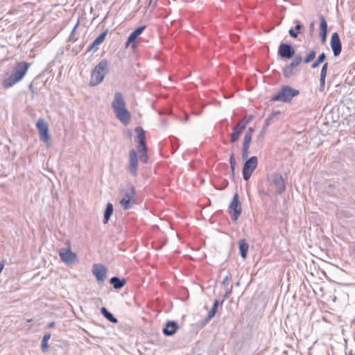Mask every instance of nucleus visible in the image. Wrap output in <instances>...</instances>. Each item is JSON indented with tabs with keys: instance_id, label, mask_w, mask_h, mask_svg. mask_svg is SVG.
<instances>
[{
	"instance_id": "nucleus-1",
	"label": "nucleus",
	"mask_w": 355,
	"mask_h": 355,
	"mask_svg": "<svg viewBox=\"0 0 355 355\" xmlns=\"http://www.w3.org/2000/svg\"><path fill=\"white\" fill-rule=\"evenodd\" d=\"M112 108L116 118L123 124L128 125L130 122V114L125 107V101L121 92H117L114 94L112 102Z\"/></svg>"
},
{
	"instance_id": "nucleus-2",
	"label": "nucleus",
	"mask_w": 355,
	"mask_h": 355,
	"mask_svg": "<svg viewBox=\"0 0 355 355\" xmlns=\"http://www.w3.org/2000/svg\"><path fill=\"white\" fill-rule=\"evenodd\" d=\"M30 64L26 61L18 62L14 66L11 74L3 80L2 85L5 88H10L19 83L26 75Z\"/></svg>"
},
{
	"instance_id": "nucleus-3",
	"label": "nucleus",
	"mask_w": 355,
	"mask_h": 355,
	"mask_svg": "<svg viewBox=\"0 0 355 355\" xmlns=\"http://www.w3.org/2000/svg\"><path fill=\"white\" fill-rule=\"evenodd\" d=\"M109 62L106 59L101 60L92 69L89 80L90 86H96L103 80L109 71Z\"/></svg>"
},
{
	"instance_id": "nucleus-4",
	"label": "nucleus",
	"mask_w": 355,
	"mask_h": 355,
	"mask_svg": "<svg viewBox=\"0 0 355 355\" xmlns=\"http://www.w3.org/2000/svg\"><path fill=\"white\" fill-rule=\"evenodd\" d=\"M119 194L121 196L119 201L120 205L125 210L131 209L135 204L136 191L135 187L131 184H127L120 190Z\"/></svg>"
},
{
	"instance_id": "nucleus-5",
	"label": "nucleus",
	"mask_w": 355,
	"mask_h": 355,
	"mask_svg": "<svg viewBox=\"0 0 355 355\" xmlns=\"http://www.w3.org/2000/svg\"><path fill=\"white\" fill-rule=\"evenodd\" d=\"M299 94L298 89H293L288 85H284L275 95L272 96L271 101L290 103Z\"/></svg>"
},
{
	"instance_id": "nucleus-6",
	"label": "nucleus",
	"mask_w": 355,
	"mask_h": 355,
	"mask_svg": "<svg viewBox=\"0 0 355 355\" xmlns=\"http://www.w3.org/2000/svg\"><path fill=\"white\" fill-rule=\"evenodd\" d=\"M258 159L256 156L248 158L244 163L243 167V177L245 180H248L254 171L257 167Z\"/></svg>"
},
{
	"instance_id": "nucleus-7",
	"label": "nucleus",
	"mask_w": 355,
	"mask_h": 355,
	"mask_svg": "<svg viewBox=\"0 0 355 355\" xmlns=\"http://www.w3.org/2000/svg\"><path fill=\"white\" fill-rule=\"evenodd\" d=\"M239 198V194L236 193L229 205V212L232 214V219L234 221H236L241 214V205Z\"/></svg>"
},
{
	"instance_id": "nucleus-8",
	"label": "nucleus",
	"mask_w": 355,
	"mask_h": 355,
	"mask_svg": "<svg viewBox=\"0 0 355 355\" xmlns=\"http://www.w3.org/2000/svg\"><path fill=\"white\" fill-rule=\"evenodd\" d=\"M36 128L39 132L40 139L43 142H47L50 139L49 127L44 119L40 118L36 123Z\"/></svg>"
},
{
	"instance_id": "nucleus-9",
	"label": "nucleus",
	"mask_w": 355,
	"mask_h": 355,
	"mask_svg": "<svg viewBox=\"0 0 355 355\" xmlns=\"http://www.w3.org/2000/svg\"><path fill=\"white\" fill-rule=\"evenodd\" d=\"M302 60V58L301 55H295L292 62L284 67L282 71L284 76L286 78H289L293 76L295 74V69L300 64Z\"/></svg>"
},
{
	"instance_id": "nucleus-10",
	"label": "nucleus",
	"mask_w": 355,
	"mask_h": 355,
	"mask_svg": "<svg viewBox=\"0 0 355 355\" xmlns=\"http://www.w3.org/2000/svg\"><path fill=\"white\" fill-rule=\"evenodd\" d=\"M59 256L62 261L66 264L74 263L77 259L76 254L71 250L69 243L67 248H61L59 250Z\"/></svg>"
},
{
	"instance_id": "nucleus-11",
	"label": "nucleus",
	"mask_w": 355,
	"mask_h": 355,
	"mask_svg": "<svg viewBox=\"0 0 355 355\" xmlns=\"http://www.w3.org/2000/svg\"><path fill=\"white\" fill-rule=\"evenodd\" d=\"M295 53V49L291 44L282 42L278 47V55L282 58L291 59Z\"/></svg>"
},
{
	"instance_id": "nucleus-12",
	"label": "nucleus",
	"mask_w": 355,
	"mask_h": 355,
	"mask_svg": "<svg viewBox=\"0 0 355 355\" xmlns=\"http://www.w3.org/2000/svg\"><path fill=\"white\" fill-rule=\"evenodd\" d=\"M137 166H138L137 154L135 149H132L129 151L128 171L134 177H136L137 175Z\"/></svg>"
},
{
	"instance_id": "nucleus-13",
	"label": "nucleus",
	"mask_w": 355,
	"mask_h": 355,
	"mask_svg": "<svg viewBox=\"0 0 355 355\" xmlns=\"http://www.w3.org/2000/svg\"><path fill=\"white\" fill-rule=\"evenodd\" d=\"M107 268L102 264H94L92 266V273L96 278L98 284L104 282L106 277Z\"/></svg>"
},
{
	"instance_id": "nucleus-14",
	"label": "nucleus",
	"mask_w": 355,
	"mask_h": 355,
	"mask_svg": "<svg viewBox=\"0 0 355 355\" xmlns=\"http://www.w3.org/2000/svg\"><path fill=\"white\" fill-rule=\"evenodd\" d=\"M330 46L334 56H338L342 51V44L338 33L335 32L331 37Z\"/></svg>"
},
{
	"instance_id": "nucleus-15",
	"label": "nucleus",
	"mask_w": 355,
	"mask_h": 355,
	"mask_svg": "<svg viewBox=\"0 0 355 355\" xmlns=\"http://www.w3.org/2000/svg\"><path fill=\"white\" fill-rule=\"evenodd\" d=\"M245 128L246 121H239L238 123L233 128V132L230 135L231 142H236L239 140L241 133Z\"/></svg>"
},
{
	"instance_id": "nucleus-16",
	"label": "nucleus",
	"mask_w": 355,
	"mask_h": 355,
	"mask_svg": "<svg viewBox=\"0 0 355 355\" xmlns=\"http://www.w3.org/2000/svg\"><path fill=\"white\" fill-rule=\"evenodd\" d=\"M135 132L137 133L136 141L138 142V150H146L147 146L146 143L145 131L141 127H136L135 129Z\"/></svg>"
},
{
	"instance_id": "nucleus-17",
	"label": "nucleus",
	"mask_w": 355,
	"mask_h": 355,
	"mask_svg": "<svg viewBox=\"0 0 355 355\" xmlns=\"http://www.w3.org/2000/svg\"><path fill=\"white\" fill-rule=\"evenodd\" d=\"M108 30L106 29L105 31L101 33L94 41L93 42L88 46L87 51H96L99 49V46L104 42L105 37Z\"/></svg>"
},
{
	"instance_id": "nucleus-18",
	"label": "nucleus",
	"mask_w": 355,
	"mask_h": 355,
	"mask_svg": "<svg viewBox=\"0 0 355 355\" xmlns=\"http://www.w3.org/2000/svg\"><path fill=\"white\" fill-rule=\"evenodd\" d=\"M272 182L276 187V193L279 195L282 194L285 191L284 180L282 175L275 174L272 176Z\"/></svg>"
},
{
	"instance_id": "nucleus-19",
	"label": "nucleus",
	"mask_w": 355,
	"mask_h": 355,
	"mask_svg": "<svg viewBox=\"0 0 355 355\" xmlns=\"http://www.w3.org/2000/svg\"><path fill=\"white\" fill-rule=\"evenodd\" d=\"M179 329L178 324L173 320L166 322L165 327L163 328V334L167 336H171L174 335L177 330Z\"/></svg>"
},
{
	"instance_id": "nucleus-20",
	"label": "nucleus",
	"mask_w": 355,
	"mask_h": 355,
	"mask_svg": "<svg viewBox=\"0 0 355 355\" xmlns=\"http://www.w3.org/2000/svg\"><path fill=\"white\" fill-rule=\"evenodd\" d=\"M320 37L322 43L325 42L327 35V23L323 15H320Z\"/></svg>"
},
{
	"instance_id": "nucleus-21",
	"label": "nucleus",
	"mask_w": 355,
	"mask_h": 355,
	"mask_svg": "<svg viewBox=\"0 0 355 355\" xmlns=\"http://www.w3.org/2000/svg\"><path fill=\"white\" fill-rule=\"evenodd\" d=\"M145 28L146 26H142L138 27L134 31H132L128 37L125 44L126 46H128L130 43L133 42L137 38V37L143 33Z\"/></svg>"
},
{
	"instance_id": "nucleus-22",
	"label": "nucleus",
	"mask_w": 355,
	"mask_h": 355,
	"mask_svg": "<svg viewBox=\"0 0 355 355\" xmlns=\"http://www.w3.org/2000/svg\"><path fill=\"white\" fill-rule=\"evenodd\" d=\"M239 254L243 259H245L248 256L249 244L245 239H241L239 241Z\"/></svg>"
},
{
	"instance_id": "nucleus-23",
	"label": "nucleus",
	"mask_w": 355,
	"mask_h": 355,
	"mask_svg": "<svg viewBox=\"0 0 355 355\" xmlns=\"http://www.w3.org/2000/svg\"><path fill=\"white\" fill-rule=\"evenodd\" d=\"M125 279H120L118 277H112L110 279V283L113 286L114 288L119 290L122 288L125 284Z\"/></svg>"
},
{
	"instance_id": "nucleus-24",
	"label": "nucleus",
	"mask_w": 355,
	"mask_h": 355,
	"mask_svg": "<svg viewBox=\"0 0 355 355\" xmlns=\"http://www.w3.org/2000/svg\"><path fill=\"white\" fill-rule=\"evenodd\" d=\"M113 211H114V209H113L112 204L110 202H108L106 205V207L104 211V215H103V223H107L108 222V220L110 218V216L113 214Z\"/></svg>"
},
{
	"instance_id": "nucleus-25",
	"label": "nucleus",
	"mask_w": 355,
	"mask_h": 355,
	"mask_svg": "<svg viewBox=\"0 0 355 355\" xmlns=\"http://www.w3.org/2000/svg\"><path fill=\"white\" fill-rule=\"evenodd\" d=\"M101 313L108 321L112 323H117L118 320L116 318H115L114 315L110 313L105 307H102L101 309Z\"/></svg>"
},
{
	"instance_id": "nucleus-26",
	"label": "nucleus",
	"mask_w": 355,
	"mask_h": 355,
	"mask_svg": "<svg viewBox=\"0 0 355 355\" xmlns=\"http://www.w3.org/2000/svg\"><path fill=\"white\" fill-rule=\"evenodd\" d=\"M218 306H219V301L218 300H215L210 311L209 312L207 316L205 318L206 322H208L209 320H210L212 318H214L215 316L217 309L218 308Z\"/></svg>"
},
{
	"instance_id": "nucleus-27",
	"label": "nucleus",
	"mask_w": 355,
	"mask_h": 355,
	"mask_svg": "<svg viewBox=\"0 0 355 355\" xmlns=\"http://www.w3.org/2000/svg\"><path fill=\"white\" fill-rule=\"evenodd\" d=\"M51 338V333L46 332L44 334L41 343V349L43 352H46L48 351V341Z\"/></svg>"
},
{
	"instance_id": "nucleus-28",
	"label": "nucleus",
	"mask_w": 355,
	"mask_h": 355,
	"mask_svg": "<svg viewBox=\"0 0 355 355\" xmlns=\"http://www.w3.org/2000/svg\"><path fill=\"white\" fill-rule=\"evenodd\" d=\"M302 27V25L300 24V22H297L296 26H295V29L291 28L288 31V33L293 38H297L299 33H300V30Z\"/></svg>"
},
{
	"instance_id": "nucleus-29",
	"label": "nucleus",
	"mask_w": 355,
	"mask_h": 355,
	"mask_svg": "<svg viewBox=\"0 0 355 355\" xmlns=\"http://www.w3.org/2000/svg\"><path fill=\"white\" fill-rule=\"evenodd\" d=\"M326 58V55L324 52L320 53L318 57L317 60L312 64L311 67L313 69H315L319 67V65L322 63Z\"/></svg>"
},
{
	"instance_id": "nucleus-30",
	"label": "nucleus",
	"mask_w": 355,
	"mask_h": 355,
	"mask_svg": "<svg viewBox=\"0 0 355 355\" xmlns=\"http://www.w3.org/2000/svg\"><path fill=\"white\" fill-rule=\"evenodd\" d=\"M316 55V53L314 50H311L304 59V62L308 64L313 61Z\"/></svg>"
},
{
	"instance_id": "nucleus-31",
	"label": "nucleus",
	"mask_w": 355,
	"mask_h": 355,
	"mask_svg": "<svg viewBox=\"0 0 355 355\" xmlns=\"http://www.w3.org/2000/svg\"><path fill=\"white\" fill-rule=\"evenodd\" d=\"M325 191L330 196H336V187L334 184H329L325 188Z\"/></svg>"
},
{
	"instance_id": "nucleus-32",
	"label": "nucleus",
	"mask_w": 355,
	"mask_h": 355,
	"mask_svg": "<svg viewBox=\"0 0 355 355\" xmlns=\"http://www.w3.org/2000/svg\"><path fill=\"white\" fill-rule=\"evenodd\" d=\"M140 153L139 159L141 162L143 163H146L148 159V154H147V149L146 150H139Z\"/></svg>"
},
{
	"instance_id": "nucleus-33",
	"label": "nucleus",
	"mask_w": 355,
	"mask_h": 355,
	"mask_svg": "<svg viewBox=\"0 0 355 355\" xmlns=\"http://www.w3.org/2000/svg\"><path fill=\"white\" fill-rule=\"evenodd\" d=\"M249 149H250V147L243 146V147H242V158H243V159H246V160L248 159V157L250 155Z\"/></svg>"
},
{
	"instance_id": "nucleus-34",
	"label": "nucleus",
	"mask_w": 355,
	"mask_h": 355,
	"mask_svg": "<svg viewBox=\"0 0 355 355\" xmlns=\"http://www.w3.org/2000/svg\"><path fill=\"white\" fill-rule=\"evenodd\" d=\"M251 141H252V136L245 135L244 139H243V146L250 147Z\"/></svg>"
},
{
	"instance_id": "nucleus-35",
	"label": "nucleus",
	"mask_w": 355,
	"mask_h": 355,
	"mask_svg": "<svg viewBox=\"0 0 355 355\" xmlns=\"http://www.w3.org/2000/svg\"><path fill=\"white\" fill-rule=\"evenodd\" d=\"M329 64L328 62H325L322 67L321 71H320V76H327V69H328Z\"/></svg>"
},
{
	"instance_id": "nucleus-36",
	"label": "nucleus",
	"mask_w": 355,
	"mask_h": 355,
	"mask_svg": "<svg viewBox=\"0 0 355 355\" xmlns=\"http://www.w3.org/2000/svg\"><path fill=\"white\" fill-rule=\"evenodd\" d=\"M325 78L324 76H320V87L319 90L320 92H323L324 90V86H325Z\"/></svg>"
},
{
	"instance_id": "nucleus-37",
	"label": "nucleus",
	"mask_w": 355,
	"mask_h": 355,
	"mask_svg": "<svg viewBox=\"0 0 355 355\" xmlns=\"http://www.w3.org/2000/svg\"><path fill=\"white\" fill-rule=\"evenodd\" d=\"M253 116L249 115L246 116L244 118H243L241 121H246V125L252 120Z\"/></svg>"
},
{
	"instance_id": "nucleus-38",
	"label": "nucleus",
	"mask_w": 355,
	"mask_h": 355,
	"mask_svg": "<svg viewBox=\"0 0 355 355\" xmlns=\"http://www.w3.org/2000/svg\"><path fill=\"white\" fill-rule=\"evenodd\" d=\"M230 166H236V160L234 154H232L230 158Z\"/></svg>"
},
{
	"instance_id": "nucleus-39",
	"label": "nucleus",
	"mask_w": 355,
	"mask_h": 355,
	"mask_svg": "<svg viewBox=\"0 0 355 355\" xmlns=\"http://www.w3.org/2000/svg\"><path fill=\"white\" fill-rule=\"evenodd\" d=\"M78 26V21L76 23V24L75 25V26L73 27V28L72 29V31L71 32V34L69 35V40H72V37H73V34L75 33L76 30Z\"/></svg>"
},
{
	"instance_id": "nucleus-40",
	"label": "nucleus",
	"mask_w": 355,
	"mask_h": 355,
	"mask_svg": "<svg viewBox=\"0 0 355 355\" xmlns=\"http://www.w3.org/2000/svg\"><path fill=\"white\" fill-rule=\"evenodd\" d=\"M232 293V288L227 289L225 292V294L224 295V299L222 301L221 304L224 302L225 299L227 298L230 294Z\"/></svg>"
},
{
	"instance_id": "nucleus-41",
	"label": "nucleus",
	"mask_w": 355,
	"mask_h": 355,
	"mask_svg": "<svg viewBox=\"0 0 355 355\" xmlns=\"http://www.w3.org/2000/svg\"><path fill=\"white\" fill-rule=\"evenodd\" d=\"M253 131H254L253 128L250 127V128H249L248 129V130H247V132H245V135H250V136H252Z\"/></svg>"
},
{
	"instance_id": "nucleus-42",
	"label": "nucleus",
	"mask_w": 355,
	"mask_h": 355,
	"mask_svg": "<svg viewBox=\"0 0 355 355\" xmlns=\"http://www.w3.org/2000/svg\"><path fill=\"white\" fill-rule=\"evenodd\" d=\"M229 278H230L229 275H226V276L224 277V279H223V280L222 284H223V285H226V284H227V282L229 281Z\"/></svg>"
},
{
	"instance_id": "nucleus-43",
	"label": "nucleus",
	"mask_w": 355,
	"mask_h": 355,
	"mask_svg": "<svg viewBox=\"0 0 355 355\" xmlns=\"http://www.w3.org/2000/svg\"><path fill=\"white\" fill-rule=\"evenodd\" d=\"M28 88H29V89L31 91V92H32L33 94H34V93H35V88H34V87H33V84H32V83H31V84L28 85Z\"/></svg>"
},
{
	"instance_id": "nucleus-44",
	"label": "nucleus",
	"mask_w": 355,
	"mask_h": 355,
	"mask_svg": "<svg viewBox=\"0 0 355 355\" xmlns=\"http://www.w3.org/2000/svg\"><path fill=\"white\" fill-rule=\"evenodd\" d=\"M55 326V322H50L49 324H48V327L49 328H52Z\"/></svg>"
},
{
	"instance_id": "nucleus-45",
	"label": "nucleus",
	"mask_w": 355,
	"mask_h": 355,
	"mask_svg": "<svg viewBox=\"0 0 355 355\" xmlns=\"http://www.w3.org/2000/svg\"><path fill=\"white\" fill-rule=\"evenodd\" d=\"M3 267H4V264H3V263L1 262V263H0V273L1 272V271H2L3 268Z\"/></svg>"
},
{
	"instance_id": "nucleus-46",
	"label": "nucleus",
	"mask_w": 355,
	"mask_h": 355,
	"mask_svg": "<svg viewBox=\"0 0 355 355\" xmlns=\"http://www.w3.org/2000/svg\"><path fill=\"white\" fill-rule=\"evenodd\" d=\"M235 166H230L231 167V170L232 171V174L234 175V171H235Z\"/></svg>"
},
{
	"instance_id": "nucleus-47",
	"label": "nucleus",
	"mask_w": 355,
	"mask_h": 355,
	"mask_svg": "<svg viewBox=\"0 0 355 355\" xmlns=\"http://www.w3.org/2000/svg\"><path fill=\"white\" fill-rule=\"evenodd\" d=\"M311 28L313 29V23H311V26H310Z\"/></svg>"
},
{
	"instance_id": "nucleus-48",
	"label": "nucleus",
	"mask_w": 355,
	"mask_h": 355,
	"mask_svg": "<svg viewBox=\"0 0 355 355\" xmlns=\"http://www.w3.org/2000/svg\"><path fill=\"white\" fill-rule=\"evenodd\" d=\"M188 119H189L188 115H186V116H185V120H186V121H187V120H188Z\"/></svg>"
},
{
	"instance_id": "nucleus-49",
	"label": "nucleus",
	"mask_w": 355,
	"mask_h": 355,
	"mask_svg": "<svg viewBox=\"0 0 355 355\" xmlns=\"http://www.w3.org/2000/svg\"><path fill=\"white\" fill-rule=\"evenodd\" d=\"M236 285L239 286L240 285L239 282H236Z\"/></svg>"
},
{
	"instance_id": "nucleus-50",
	"label": "nucleus",
	"mask_w": 355,
	"mask_h": 355,
	"mask_svg": "<svg viewBox=\"0 0 355 355\" xmlns=\"http://www.w3.org/2000/svg\"><path fill=\"white\" fill-rule=\"evenodd\" d=\"M283 355H288V354L286 352H284Z\"/></svg>"
},
{
	"instance_id": "nucleus-51",
	"label": "nucleus",
	"mask_w": 355,
	"mask_h": 355,
	"mask_svg": "<svg viewBox=\"0 0 355 355\" xmlns=\"http://www.w3.org/2000/svg\"><path fill=\"white\" fill-rule=\"evenodd\" d=\"M349 355H355V353L352 354V352H350Z\"/></svg>"
},
{
	"instance_id": "nucleus-52",
	"label": "nucleus",
	"mask_w": 355,
	"mask_h": 355,
	"mask_svg": "<svg viewBox=\"0 0 355 355\" xmlns=\"http://www.w3.org/2000/svg\"><path fill=\"white\" fill-rule=\"evenodd\" d=\"M196 114L197 115H199V114H200V112H196Z\"/></svg>"
},
{
	"instance_id": "nucleus-53",
	"label": "nucleus",
	"mask_w": 355,
	"mask_h": 355,
	"mask_svg": "<svg viewBox=\"0 0 355 355\" xmlns=\"http://www.w3.org/2000/svg\"><path fill=\"white\" fill-rule=\"evenodd\" d=\"M152 1H153V0H150V3H149V4H150V3H151Z\"/></svg>"
}]
</instances>
